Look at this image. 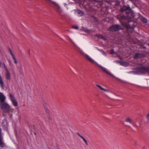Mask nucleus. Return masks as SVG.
Segmentation results:
<instances>
[{
  "label": "nucleus",
  "instance_id": "obj_35",
  "mask_svg": "<svg viewBox=\"0 0 149 149\" xmlns=\"http://www.w3.org/2000/svg\"><path fill=\"white\" fill-rule=\"evenodd\" d=\"M136 145V142L135 143V144L134 145Z\"/></svg>",
  "mask_w": 149,
  "mask_h": 149
},
{
  "label": "nucleus",
  "instance_id": "obj_24",
  "mask_svg": "<svg viewBox=\"0 0 149 149\" xmlns=\"http://www.w3.org/2000/svg\"><path fill=\"white\" fill-rule=\"evenodd\" d=\"M99 37H100V38H102L103 39H104V40H106V39L104 37V36L103 35H99Z\"/></svg>",
  "mask_w": 149,
  "mask_h": 149
},
{
  "label": "nucleus",
  "instance_id": "obj_25",
  "mask_svg": "<svg viewBox=\"0 0 149 149\" xmlns=\"http://www.w3.org/2000/svg\"><path fill=\"white\" fill-rule=\"evenodd\" d=\"M121 64L125 66H127L128 65V64L127 63L123 62L121 63Z\"/></svg>",
  "mask_w": 149,
  "mask_h": 149
},
{
  "label": "nucleus",
  "instance_id": "obj_22",
  "mask_svg": "<svg viewBox=\"0 0 149 149\" xmlns=\"http://www.w3.org/2000/svg\"><path fill=\"white\" fill-rule=\"evenodd\" d=\"M3 66H4V69L6 71V72L9 71L8 68L6 66L5 64L3 63Z\"/></svg>",
  "mask_w": 149,
  "mask_h": 149
},
{
  "label": "nucleus",
  "instance_id": "obj_37",
  "mask_svg": "<svg viewBox=\"0 0 149 149\" xmlns=\"http://www.w3.org/2000/svg\"><path fill=\"white\" fill-rule=\"evenodd\" d=\"M148 45H149V44H148Z\"/></svg>",
  "mask_w": 149,
  "mask_h": 149
},
{
  "label": "nucleus",
  "instance_id": "obj_19",
  "mask_svg": "<svg viewBox=\"0 0 149 149\" xmlns=\"http://www.w3.org/2000/svg\"><path fill=\"white\" fill-rule=\"evenodd\" d=\"M53 4L54 5L55 7L58 10L59 12H61V9H60V7L59 6H58L57 4L55 3H53Z\"/></svg>",
  "mask_w": 149,
  "mask_h": 149
},
{
  "label": "nucleus",
  "instance_id": "obj_23",
  "mask_svg": "<svg viewBox=\"0 0 149 149\" xmlns=\"http://www.w3.org/2000/svg\"><path fill=\"white\" fill-rule=\"evenodd\" d=\"M98 50L102 53V54L103 55H104V56H106L107 54L102 50V49H98Z\"/></svg>",
  "mask_w": 149,
  "mask_h": 149
},
{
  "label": "nucleus",
  "instance_id": "obj_14",
  "mask_svg": "<svg viewBox=\"0 0 149 149\" xmlns=\"http://www.w3.org/2000/svg\"><path fill=\"white\" fill-rule=\"evenodd\" d=\"M0 85L1 88L2 89H4V84L3 83V82L2 80L0 74Z\"/></svg>",
  "mask_w": 149,
  "mask_h": 149
},
{
  "label": "nucleus",
  "instance_id": "obj_2",
  "mask_svg": "<svg viewBox=\"0 0 149 149\" xmlns=\"http://www.w3.org/2000/svg\"><path fill=\"white\" fill-rule=\"evenodd\" d=\"M137 73L141 74H145L146 73L149 74V66H145L140 64L139 66L136 69Z\"/></svg>",
  "mask_w": 149,
  "mask_h": 149
},
{
  "label": "nucleus",
  "instance_id": "obj_5",
  "mask_svg": "<svg viewBox=\"0 0 149 149\" xmlns=\"http://www.w3.org/2000/svg\"><path fill=\"white\" fill-rule=\"evenodd\" d=\"M9 97L12 104L15 107L18 105V103L14 96L11 93L9 95Z\"/></svg>",
  "mask_w": 149,
  "mask_h": 149
},
{
  "label": "nucleus",
  "instance_id": "obj_13",
  "mask_svg": "<svg viewBox=\"0 0 149 149\" xmlns=\"http://www.w3.org/2000/svg\"><path fill=\"white\" fill-rule=\"evenodd\" d=\"M9 51L10 52L11 56L12 57L13 59L14 60V63L15 64H17V61L16 59V58H15L14 55L13 54V53H12V51L10 49H9Z\"/></svg>",
  "mask_w": 149,
  "mask_h": 149
},
{
  "label": "nucleus",
  "instance_id": "obj_12",
  "mask_svg": "<svg viewBox=\"0 0 149 149\" xmlns=\"http://www.w3.org/2000/svg\"><path fill=\"white\" fill-rule=\"evenodd\" d=\"M3 136L0 137V147L1 148L5 146V143L3 141Z\"/></svg>",
  "mask_w": 149,
  "mask_h": 149
},
{
  "label": "nucleus",
  "instance_id": "obj_11",
  "mask_svg": "<svg viewBox=\"0 0 149 149\" xmlns=\"http://www.w3.org/2000/svg\"><path fill=\"white\" fill-rule=\"evenodd\" d=\"M75 11L77 13V15L79 17L82 16L84 15V13L82 11L78 9L75 10Z\"/></svg>",
  "mask_w": 149,
  "mask_h": 149
},
{
  "label": "nucleus",
  "instance_id": "obj_7",
  "mask_svg": "<svg viewBox=\"0 0 149 149\" xmlns=\"http://www.w3.org/2000/svg\"><path fill=\"white\" fill-rule=\"evenodd\" d=\"M125 121L132 124L135 127H137V125L130 118H126L125 120Z\"/></svg>",
  "mask_w": 149,
  "mask_h": 149
},
{
  "label": "nucleus",
  "instance_id": "obj_9",
  "mask_svg": "<svg viewBox=\"0 0 149 149\" xmlns=\"http://www.w3.org/2000/svg\"><path fill=\"white\" fill-rule=\"evenodd\" d=\"M145 57V55L143 54L139 53H136L134 56V59H136L138 58H143Z\"/></svg>",
  "mask_w": 149,
  "mask_h": 149
},
{
  "label": "nucleus",
  "instance_id": "obj_21",
  "mask_svg": "<svg viewBox=\"0 0 149 149\" xmlns=\"http://www.w3.org/2000/svg\"><path fill=\"white\" fill-rule=\"evenodd\" d=\"M46 112L47 114V117L49 120L51 119V118L50 117L49 113V110L48 109H46Z\"/></svg>",
  "mask_w": 149,
  "mask_h": 149
},
{
  "label": "nucleus",
  "instance_id": "obj_26",
  "mask_svg": "<svg viewBox=\"0 0 149 149\" xmlns=\"http://www.w3.org/2000/svg\"><path fill=\"white\" fill-rule=\"evenodd\" d=\"M115 54V53L114 51V50L113 49H112L110 51V54Z\"/></svg>",
  "mask_w": 149,
  "mask_h": 149
},
{
  "label": "nucleus",
  "instance_id": "obj_27",
  "mask_svg": "<svg viewBox=\"0 0 149 149\" xmlns=\"http://www.w3.org/2000/svg\"><path fill=\"white\" fill-rule=\"evenodd\" d=\"M72 28L73 29H78V27L77 26H72Z\"/></svg>",
  "mask_w": 149,
  "mask_h": 149
},
{
  "label": "nucleus",
  "instance_id": "obj_32",
  "mask_svg": "<svg viewBox=\"0 0 149 149\" xmlns=\"http://www.w3.org/2000/svg\"><path fill=\"white\" fill-rule=\"evenodd\" d=\"M9 63H10V64H11V61H9Z\"/></svg>",
  "mask_w": 149,
  "mask_h": 149
},
{
  "label": "nucleus",
  "instance_id": "obj_6",
  "mask_svg": "<svg viewBox=\"0 0 149 149\" xmlns=\"http://www.w3.org/2000/svg\"><path fill=\"white\" fill-rule=\"evenodd\" d=\"M98 66L101 69L102 71L104 72L105 73H106L108 74H109L110 76L115 78L114 76L111 73L109 72L106 68L103 67V66H101V65H99Z\"/></svg>",
  "mask_w": 149,
  "mask_h": 149
},
{
  "label": "nucleus",
  "instance_id": "obj_1",
  "mask_svg": "<svg viewBox=\"0 0 149 149\" xmlns=\"http://www.w3.org/2000/svg\"><path fill=\"white\" fill-rule=\"evenodd\" d=\"M134 17V14L131 12H126V15L120 14L117 17L118 19L120 21L122 25L126 26L127 29H133V27L131 26L129 24H127V22L128 21L130 22V21L132 20L131 19H132Z\"/></svg>",
  "mask_w": 149,
  "mask_h": 149
},
{
  "label": "nucleus",
  "instance_id": "obj_28",
  "mask_svg": "<svg viewBox=\"0 0 149 149\" xmlns=\"http://www.w3.org/2000/svg\"><path fill=\"white\" fill-rule=\"evenodd\" d=\"M147 118L148 120H149V113L147 115Z\"/></svg>",
  "mask_w": 149,
  "mask_h": 149
},
{
  "label": "nucleus",
  "instance_id": "obj_8",
  "mask_svg": "<svg viewBox=\"0 0 149 149\" xmlns=\"http://www.w3.org/2000/svg\"><path fill=\"white\" fill-rule=\"evenodd\" d=\"M6 100V97L3 94L0 92V104L5 102Z\"/></svg>",
  "mask_w": 149,
  "mask_h": 149
},
{
  "label": "nucleus",
  "instance_id": "obj_31",
  "mask_svg": "<svg viewBox=\"0 0 149 149\" xmlns=\"http://www.w3.org/2000/svg\"><path fill=\"white\" fill-rule=\"evenodd\" d=\"M102 0H100V1H98L99 2H100L101 3H102Z\"/></svg>",
  "mask_w": 149,
  "mask_h": 149
},
{
  "label": "nucleus",
  "instance_id": "obj_10",
  "mask_svg": "<svg viewBox=\"0 0 149 149\" xmlns=\"http://www.w3.org/2000/svg\"><path fill=\"white\" fill-rule=\"evenodd\" d=\"M131 8L129 6H124L121 9V11L124 12V11L126 12L127 10H130Z\"/></svg>",
  "mask_w": 149,
  "mask_h": 149
},
{
  "label": "nucleus",
  "instance_id": "obj_20",
  "mask_svg": "<svg viewBox=\"0 0 149 149\" xmlns=\"http://www.w3.org/2000/svg\"><path fill=\"white\" fill-rule=\"evenodd\" d=\"M96 86L98 87L101 90H103L107 92H109V90L105 89H104V88H103L102 87L96 84Z\"/></svg>",
  "mask_w": 149,
  "mask_h": 149
},
{
  "label": "nucleus",
  "instance_id": "obj_36",
  "mask_svg": "<svg viewBox=\"0 0 149 149\" xmlns=\"http://www.w3.org/2000/svg\"><path fill=\"white\" fill-rule=\"evenodd\" d=\"M64 5H65H65H66V4L65 3V4H64Z\"/></svg>",
  "mask_w": 149,
  "mask_h": 149
},
{
  "label": "nucleus",
  "instance_id": "obj_33",
  "mask_svg": "<svg viewBox=\"0 0 149 149\" xmlns=\"http://www.w3.org/2000/svg\"><path fill=\"white\" fill-rule=\"evenodd\" d=\"M1 63L0 62V68L1 67Z\"/></svg>",
  "mask_w": 149,
  "mask_h": 149
},
{
  "label": "nucleus",
  "instance_id": "obj_16",
  "mask_svg": "<svg viewBox=\"0 0 149 149\" xmlns=\"http://www.w3.org/2000/svg\"><path fill=\"white\" fill-rule=\"evenodd\" d=\"M139 18L142 22L144 23H146L147 22V19L142 16L140 14L139 15Z\"/></svg>",
  "mask_w": 149,
  "mask_h": 149
},
{
  "label": "nucleus",
  "instance_id": "obj_17",
  "mask_svg": "<svg viewBox=\"0 0 149 149\" xmlns=\"http://www.w3.org/2000/svg\"><path fill=\"white\" fill-rule=\"evenodd\" d=\"M5 75L6 79L8 80H10L11 79V74L9 71L6 72Z\"/></svg>",
  "mask_w": 149,
  "mask_h": 149
},
{
  "label": "nucleus",
  "instance_id": "obj_34",
  "mask_svg": "<svg viewBox=\"0 0 149 149\" xmlns=\"http://www.w3.org/2000/svg\"><path fill=\"white\" fill-rule=\"evenodd\" d=\"M143 48H146V47H143Z\"/></svg>",
  "mask_w": 149,
  "mask_h": 149
},
{
  "label": "nucleus",
  "instance_id": "obj_4",
  "mask_svg": "<svg viewBox=\"0 0 149 149\" xmlns=\"http://www.w3.org/2000/svg\"><path fill=\"white\" fill-rule=\"evenodd\" d=\"M123 29L122 26L119 24H115L113 25L109 28V30L110 31H118Z\"/></svg>",
  "mask_w": 149,
  "mask_h": 149
},
{
  "label": "nucleus",
  "instance_id": "obj_30",
  "mask_svg": "<svg viewBox=\"0 0 149 149\" xmlns=\"http://www.w3.org/2000/svg\"><path fill=\"white\" fill-rule=\"evenodd\" d=\"M69 38L70 40V41L72 42H73L72 40L70 38Z\"/></svg>",
  "mask_w": 149,
  "mask_h": 149
},
{
  "label": "nucleus",
  "instance_id": "obj_18",
  "mask_svg": "<svg viewBox=\"0 0 149 149\" xmlns=\"http://www.w3.org/2000/svg\"><path fill=\"white\" fill-rule=\"evenodd\" d=\"M85 56L88 60L91 62L93 63L94 62V61L88 55H86Z\"/></svg>",
  "mask_w": 149,
  "mask_h": 149
},
{
  "label": "nucleus",
  "instance_id": "obj_29",
  "mask_svg": "<svg viewBox=\"0 0 149 149\" xmlns=\"http://www.w3.org/2000/svg\"><path fill=\"white\" fill-rule=\"evenodd\" d=\"M84 31L86 32H88L89 31V30L88 29H86L84 30Z\"/></svg>",
  "mask_w": 149,
  "mask_h": 149
},
{
  "label": "nucleus",
  "instance_id": "obj_15",
  "mask_svg": "<svg viewBox=\"0 0 149 149\" xmlns=\"http://www.w3.org/2000/svg\"><path fill=\"white\" fill-rule=\"evenodd\" d=\"M77 134L80 138H81L83 139V141L85 142L86 145L87 146H88V143L86 139H85L79 133H77Z\"/></svg>",
  "mask_w": 149,
  "mask_h": 149
},
{
  "label": "nucleus",
  "instance_id": "obj_3",
  "mask_svg": "<svg viewBox=\"0 0 149 149\" xmlns=\"http://www.w3.org/2000/svg\"><path fill=\"white\" fill-rule=\"evenodd\" d=\"M0 106L3 111L5 113H8L12 110L10 105L6 102L0 103Z\"/></svg>",
  "mask_w": 149,
  "mask_h": 149
}]
</instances>
